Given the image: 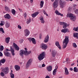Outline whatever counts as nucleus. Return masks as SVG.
Masks as SVG:
<instances>
[{
	"instance_id": "1",
	"label": "nucleus",
	"mask_w": 78,
	"mask_h": 78,
	"mask_svg": "<svg viewBox=\"0 0 78 78\" xmlns=\"http://www.w3.org/2000/svg\"><path fill=\"white\" fill-rule=\"evenodd\" d=\"M65 37V38L64 40L63 41V46L62 47V48L63 49H64V48H66L67 45V44H68V43H69V36H66Z\"/></svg>"
},
{
	"instance_id": "2",
	"label": "nucleus",
	"mask_w": 78,
	"mask_h": 78,
	"mask_svg": "<svg viewBox=\"0 0 78 78\" xmlns=\"http://www.w3.org/2000/svg\"><path fill=\"white\" fill-rule=\"evenodd\" d=\"M27 51H25V50H20V55L22 58H23V55L27 56L29 55L31 53V51H30L27 54Z\"/></svg>"
},
{
	"instance_id": "3",
	"label": "nucleus",
	"mask_w": 78,
	"mask_h": 78,
	"mask_svg": "<svg viewBox=\"0 0 78 78\" xmlns=\"http://www.w3.org/2000/svg\"><path fill=\"white\" fill-rule=\"evenodd\" d=\"M67 27V23H65L63 26V28L64 29H62L61 30V31L62 33H66L67 32H69V29L67 28H66Z\"/></svg>"
},
{
	"instance_id": "4",
	"label": "nucleus",
	"mask_w": 78,
	"mask_h": 78,
	"mask_svg": "<svg viewBox=\"0 0 78 78\" xmlns=\"http://www.w3.org/2000/svg\"><path fill=\"white\" fill-rule=\"evenodd\" d=\"M67 17H70V19L72 21H75L76 20V16L70 13H67Z\"/></svg>"
},
{
	"instance_id": "5",
	"label": "nucleus",
	"mask_w": 78,
	"mask_h": 78,
	"mask_svg": "<svg viewBox=\"0 0 78 78\" xmlns=\"http://www.w3.org/2000/svg\"><path fill=\"white\" fill-rule=\"evenodd\" d=\"M60 7L61 8H63L65 7L66 6V3L64 1H63V0H60L59 1Z\"/></svg>"
},
{
	"instance_id": "6",
	"label": "nucleus",
	"mask_w": 78,
	"mask_h": 78,
	"mask_svg": "<svg viewBox=\"0 0 78 78\" xmlns=\"http://www.w3.org/2000/svg\"><path fill=\"white\" fill-rule=\"evenodd\" d=\"M45 52H43L41 54H40L38 57V60L39 61H41L45 57Z\"/></svg>"
},
{
	"instance_id": "7",
	"label": "nucleus",
	"mask_w": 78,
	"mask_h": 78,
	"mask_svg": "<svg viewBox=\"0 0 78 78\" xmlns=\"http://www.w3.org/2000/svg\"><path fill=\"white\" fill-rule=\"evenodd\" d=\"M32 62V59H30L27 62L26 64V68H28V67L30 66V65L31 64V62Z\"/></svg>"
},
{
	"instance_id": "8",
	"label": "nucleus",
	"mask_w": 78,
	"mask_h": 78,
	"mask_svg": "<svg viewBox=\"0 0 78 78\" xmlns=\"http://www.w3.org/2000/svg\"><path fill=\"white\" fill-rule=\"evenodd\" d=\"M3 72L5 74H7L9 72V68L8 67L5 68L3 69Z\"/></svg>"
},
{
	"instance_id": "9",
	"label": "nucleus",
	"mask_w": 78,
	"mask_h": 78,
	"mask_svg": "<svg viewBox=\"0 0 78 78\" xmlns=\"http://www.w3.org/2000/svg\"><path fill=\"white\" fill-rule=\"evenodd\" d=\"M25 36H28L30 34V31L27 29H26L24 30Z\"/></svg>"
},
{
	"instance_id": "10",
	"label": "nucleus",
	"mask_w": 78,
	"mask_h": 78,
	"mask_svg": "<svg viewBox=\"0 0 78 78\" xmlns=\"http://www.w3.org/2000/svg\"><path fill=\"white\" fill-rule=\"evenodd\" d=\"M41 47L42 49H43V50H46V49L48 47L47 45L42 43L41 45Z\"/></svg>"
},
{
	"instance_id": "11",
	"label": "nucleus",
	"mask_w": 78,
	"mask_h": 78,
	"mask_svg": "<svg viewBox=\"0 0 78 78\" xmlns=\"http://www.w3.org/2000/svg\"><path fill=\"white\" fill-rule=\"evenodd\" d=\"M58 0H55L53 3V6L54 8H57L58 6Z\"/></svg>"
},
{
	"instance_id": "12",
	"label": "nucleus",
	"mask_w": 78,
	"mask_h": 78,
	"mask_svg": "<svg viewBox=\"0 0 78 78\" xmlns=\"http://www.w3.org/2000/svg\"><path fill=\"white\" fill-rule=\"evenodd\" d=\"M29 40L30 42H31V41H32L33 44H36V41H35V39H34V38H29Z\"/></svg>"
},
{
	"instance_id": "13",
	"label": "nucleus",
	"mask_w": 78,
	"mask_h": 78,
	"mask_svg": "<svg viewBox=\"0 0 78 78\" xmlns=\"http://www.w3.org/2000/svg\"><path fill=\"white\" fill-rule=\"evenodd\" d=\"M57 53V51L55 50H53L52 51L51 55L52 57H55L56 54Z\"/></svg>"
},
{
	"instance_id": "14",
	"label": "nucleus",
	"mask_w": 78,
	"mask_h": 78,
	"mask_svg": "<svg viewBox=\"0 0 78 78\" xmlns=\"http://www.w3.org/2000/svg\"><path fill=\"white\" fill-rule=\"evenodd\" d=\"M49 40V37L48 36V35H47L45 37L44 40V42L45 43H47L48 42Z\"/></svg>"
},
{
	"instance_id": "15",
	"label": "nucleus",
	"mask_w": 78,
	"mask_h": 78,
	"mask_svg": "<svg viewBox=\"0 0 78 78\" xmlns=\"http://www.w3.org/2000/svg\"><path fill=\"white\" fill-rule=\"evenodd\" d=\"M55 45L57 46L58 48H59L60 50L61 49V47L60 46V44H59V43L58 41H56L55 42Z\"/></svg>"
},
{
	"instance_id": "16",
	"label": "nucleus",
	"mask_w": 78,
	"mask_h": 78,
	"mask_svg": "<svg viewBox=\"0 0 78 78\" xmlns=\"http://www.w3.org/2000/svg\"><path fill=\"white\" fill-rule=\"evenodd\" d=\"M10 51L12 55V56H14L15 55V53H14V50L12 48V46L10 47Z\"/></svg>"
},
{
	"instance_id": "17",
	"label": "nucleus",
	"mask_w": 78,
	"mask_h": 78,
	"mask_svg": "<svg viewBox=\"0 0 78 78\" xmlns=\"http://www.w3.org/2000/svg\"><path fill=\"white\" fill-rule=\"evenodd\" d=\"M13 45L14 46V47L15 48L16 50H17L18 51L19 50V46L16 44L15 43H13Z\"/></svg>"
},
{
	"instance_id": "18",
	"label": "nucleus",
	"mask_w": 78,
	"mask_h": 78,
	"mask_svg": "<svg viewBox=\"0 0 78 78\" xmlns=\"http://www.w3.org/2000/svg\"><path fill=\"white\" fill-rule=\"evenodd\" d=\"M4 17H5V19H10V18H11V16H10V15L9 14H7L4 16Z\"/></svg>"
},
{
	"instance_id": "19",
	"label": "nucleus",
	"mask_w": 78,
	"mask_h": 78,
	"mask_svg": "<svg viewBox=\"0 0 78 78\" xmlns=\"http://www.w3.org/2000/svg\"><path fill=\"white\" fill-rule=\"evenodd\" d=\"M55 13L57 14V15H58V16H63V14L61 13L60 12L58 11L57 10H56L55 11Z\"/></svg>"
},
{
	"instance_id": "20",
	"label": "nucleus",
	"mask_w": 78,
	"mask_h": 78,
	"mask_svg": "<svg viewBox=\"0 0 78 78\" xmlns=\"http://www.w3.org/2000/svg\"><path fill=\"white\" fill-rule=\"evenodd\" d=\"M6 62V59L4 58H3L0 61V66H2V63L4 64Z\"/></svg>"
},
{
	"instance_id": "21",
	"label": "nucleus",
	"mask_w": 78,
	"mask_h": 78,
	"mask_svg": "<svg viewBox=\"0 0 78 78\" xmlns=\"http://www.w3.org/2000/svg\"><path fill=\"white\" fill-rule=\"evenodd\" d=\"M46 69L48 72H50L52 70V67L51 66H49L47 67Z\"/></svg>"
},
{
	"instance_id": "22",
	"label": "nucleus",
	"mask_w": 78,
	"mask_h": 78,
	"mask_svg": "<svg viewBox=\"0 0 78 78\" xmlns=\"http://www.w3.org/2000/svg\"><path fill=\"white\" fill-rule=\"evenodd\" d=\"M15 68L16 71H19V70H20V66L19 65H15Z\"/></svg>"
},
{
	"instance_id": "23",
	"label": "nucleus",
	"mask_w": 78,
	"mask_h": 78,
	"mask_svg": "<svg viewBox=\"0 0 78 78\" xmlns=\"http://www.w3.org/2000/svg\"><path fill=\"white\" fill-rule=\"evenodd\" d=\"M4 54L5 56L8 57L10 56V54L8 52L4 51Z\"/></svg>"
},
{
	"instance_id": "24",
	"label": "nucleus",
	"mask_w": 78,
	"mask_h": 78,
	"mask_svg": "<svg viewBox=\"0 0 78 78\" xmlns=\"http://www.w3.org/2000/svg\"><path fill=\"white\" fill-rule=\"evenodd\" d=\"M39 14L38 12H37L34 13V14H32V16L33 17H35Z\"/></svg>"
},
{
	"instance_id": "25",
	"label": "nucleus",
	"mask_w": 78,
	"mask_h": 78,
	"mask_svg": "<svg viewBox=\"0 0 78 78\" xmlns=\"http://www.w3.org/2000/svg\"><path fill=\"white\" fill-rule=\"evenodd\" d=\"M5 10L7 12H10V11H11L9 9V8H8L7 6H5Z\"/></svg>"
},
{
	"instance_id": "26",
	"label": "nucleus",
	"mask_w": 78,
	"mask_h": 78,
	"mask_svg": "<svg viewBox=\"0 0 78 78\" xmlns=\"http://www.w3.org/2000/svg\"><path fill=\"white\" fill-rule=\"evenodd\" d=\"M65 75H69V71L67 68H65Z\"/></svg>"
},
{
	"instance_id": "27",
	"label": "nucleus",
	"mask_w": 78,
	"mask_h": 78,
	"mask_svg": "<svg viewBox=\"0 0 78 78\" xmlns=\"http://www.w3.org/2000/svg\"><path fill=\"white\" fill-rule=\"evenodd\" d=\"M73 37H74L78 38V33H74L73 34Z\"/></svg>"
},
{
	"instance_id": "28",
	"label": "nucleus",
	"mask_w": 78,
	"mask_h": 78,
	"mask_svg": "<svg viewBox=\"0 0 78 78\" xmlns=\"http://www.w3.org/2000/svg\"><path fill=\"white\" fill-rule=\"evenodd\" d=\"M10 39V37H8L6 38L5 41L6 43H7V44H8V43H9Z\"/></svg>"
},
{
	"instance_id": "29",
	"label": "nucleus",
	"mask_w": 78,
	"mask_h": 78,
	"mask_svg": "<svg viewBox=\"0 0 78 78\" xmlns=\"http://www.w3.org/2000/svg\"><path fill=\"white\" fill-rule=\"evenodd\" d=\"M43 5H44V1H41L40 4L41 8H42L43 7Z\"/></svg>"
},
{
	"instance_id": "30",
	"label": "nucleus",
	"mask_w": 78,
	"mask_h": 78,
	"mask_svg": "<svg viewBox=\"0 0 78 78\" xmlns=\"http://www.w3.org/2000/svg\"><path fill=\"white\" fill-rule=\"evenodd\" d=\"M73 70L75 72H78V69L76 67H74L73 69Z\"/></svg>"
},
{
	"instance_id": "31",
	"label": "nucleus",
	"mask_w": 78,
	"mask_h": 78,
	"mask_svg": "<svg viewBox=\"0 0 78 78\" xmlns=\"http://www.w3.org/2000/svg\"><path fill=\"white\" fill-rule=\"evenodd\" d=\"M31 19L29 18V19H28L27 20V24L30 23V22H31Z\"/></svg>"
},
{
	"instance_id": "32",
	"label": "nucleus",
	"mask_w": 78,
	"mask_h": 78,
	"mask_svg": "<svg viewBox=\"0 0 78 78\" xmlns=\"http://www.w3.org/2000/svg\"><path fill=\"white\" fill-rule=\"evenodd\" d=\"M10 75L11 78H14V74L12 73H10Z\"/></svg>"
},
{
	"instance_id": "33",
	"label": "nucleus",
	"mask_w": 78,
	"mask_h": 78,
	"mask_svg": "<svg viewBox=\"0 0 78 78\" xmlns=\"http://www.w3.org/2000/svg\"><path fill=\"white\" fill-rule=\"evenodd\" d=\"M13 15H15L16 14V11L14 9H12L11 11Z\"/></svg>"
},
{
	"instance_id": "34",
	"label": "nucleus",
	"mask_w": 78,
	"mask_h": 78,
	"mask_svg": "<svg viewBox=\"0 0 78 78\" xmlns=\"http://www.w3.org/2000/svg\"><path fill=\"white\" fill-rule=\"evenodd\" d=\"M9 26H10V25L9 23H6L5 24V27L6 28H8V27H9Z\"/></svg>"
},
{
	"instance_id": "35",
	"label": "nucleus",
	"mask_w": 78,
	"mask_h": 78,
	"mask_svg": "<svg viewBox=\"0 0 78 78\" xmlns=\"http://www.w3.org/2000/svg\"><path fill=\"white\" fill-rule=\"evenodd\" d=\"M73 30H74V31H78V27H74L73 29Z\"/></svg>"
},
{
	"instance_id": "36",
	"label": "nucleus",
	"mask_w": 78,
	"mask_h": 78,
	"mask_svg": "<svg viewBox=\"0 0 78 78\" xmlns=\"http://www.w3.org/2000/svg\"><path fill=\"white\" fill-rule=\"evenodd\" d=\"M53 75H56V69H54L53 72Z\"/></svg>"
},
{
	"instance_id": "37",
	"label": "nucleus",
	"mask_w": 78,
	"mask_h": 78,
	"mask_svg": "<svg viewBox=\"0 0 78 78\" xmlns=\"http://www.w3.org/2000/svg\"><path fill=\"white\" fill-rule=\"evenodd\" d=\"M0 31L2 32L3 33H5V31H4V30H3V29L2 28H0Z\"/></svg>"
},
{
	"instance_id": "38",
	"label": "nucleus",
	"mask_w": 78,
	"mask_h": 78,
	"mask_svg": "<svg viewBox=\"0 0 78 78\" xmlns=\"http://www.w3.org/2000/svg\"><path fill=\"white\" fill-rule=\"evenodd\" d=\"M3 49H4V48H3V46H1L0 47V50L1 51H2L3 50Z\"/></svg>"
},
{
	"instance_id": "39",
	"label": "nucleus",
	"mask_w": 78,
	"mask_h": 78,
	"mask_svg": "<svg viewBox=\"0 0 78 78\" xmlns=\"http://www.w3.org/2000/svg\"><path fill=\"white\" fill-rule=\"evenodd\" d=\"M73 46L74 48H76L77 47V45L76 44V43H73Z\"/></svg>"
},
{
	"instance_id": "40",
	"label": "nucleus",
	"mask_w": 78,
	"mask_h": 78,
	"mask_svg": "<svg viewBox=\"0 0 78 78\" xmlns=\"http://www.w3.org/2000/svg\"><path fill=\"white\" fill-rule=\"evenodd\" d=\"M43 12L44 14L46 15L47 16H48V15L47 14V13H46V12H45V10H43Z\"/></svg>"
},
{
	"instance_id": "41",
	"label": "nucleus",
	"mask_w": 78,
	"mask_h": 78,
	"mask_svg": "<svg viewBox=\"0 0 78 78\" xmlns=\"http://www.w3.org/2000/svg\"><path fill=\"white\" fill-rule=\"evenodd\" d=\"M72 10V7H69L68 8V11L69 12H70V11H71Z\"/></svg>"
},
{
	"instance_id": "42",
	"label": "nucleus",
	"mask_w": 78,
	"mask_h": 78,
	"mask_svg": "<svg viewBox=\"0 0 78 78\" xmlns=\"http://www.w3.org/2000/svg\"><path fill=\"white\" fill-rule=\"evenodd\" d=\"M65 23L64 22H60L59 24L60 25H63Z\"/></svg>"
},
{
	"instance_id": "43",
	"label": "nucleus",
	"mask_w": 78,
	"mask_h": 78,
	"mask_svg": "<svg viewBox=\"0 0 78 78\" xmlns=\"http://www.w3.org/2000/svg\"><path fill=\"white\" fill-rule=\"evenodd\" d=\"M24 49L25 50H24L25 51H27V52L26 53L27 54H28V53H29V52H30V51H27V48H24Z\"/></svg>"
},
{
	"instance_id": "44",
	"label": "nucleus",
	"mask_w": 78,
	"mask_h": 78,
	"mask_svg": "<svg viewBox=\"0 0 78 78\" xmlns=\"http://www.w3.org/2000/svg\"><path fill=\"white\" fill-rule=\"evenodd\" d=\"M0 75H1V76H5V74H4V73L3 72H1L0 73Z\"/></svg>"
},
{
	"instance_id": "45",
	"label": "nucleus",
	"mask_w": 78,
	"mask_h": 78,
	"mask_svg": "<svg viewBox=\"0 0 78 78\" xmlns=\"http://www.w3.org/2000/svg\"><path fill=\"white\" fill-rule=\"evenodd\" d=\"M23 42V39H21L20 41V44H22Z\"/></svg>"
},
{
	"instance_id": "46",
	"label": "nucleus",
	"mask_w": 78,
	"mask_h": 78,
	"mask_svg": "<svg viewBox=\"0 0 78 78\" xmlns=\"http://www.w3.org/2000/svg\"><path fill=\"white\" fill-rule=\"evenodd\" d=\"M40 20L41 21L42 20H44V18L43 17H40L39 18Z\"/></svg>"
},
{
	"instance_id": "47",
	"label": "nucleus",
	"mask_w": 78,
	"mask_h": 78,
	"mask_svg": "<svg viewBox=\"0 0 78 78\" xmlns=\"http://www.w3.org/2000/svg\"><path fill=\"white\" fill-rule=\"evenodd\" d=\"M75 12L76 14H78V9H76L75 11Z\"/></svg>"
},
{
	"instance_id": "48",
	"label": "nucleus",
	"mask_w": 78,
	"mask_h": 78,
	"mask_svg": "<svg viewBox=\"0 0 78 78\" xmlns=\"http://www.w3.org/2000/svg\"><path fill=\"white\" fill-rule=\"evenodd\" d=\"M45 23V21H44V20H42L41 21V23Z\"/></svg>"
},
{
	"instance_id": "49",
	"label": "nucleus",
	"mask_w": 78,
	"mask_h": 78,
	"mask_svg": "<svg viewBox=\"0 0 78 78\" xmlns=\"http://www.w3.org/2000/svg\"><path fill=\"white\" fill-rule=\"evenodd\" d=\"M5 51H6V52L7 51H11V50H9V49H6L5 50Z\"/></svg>"
},
{
	"instance_id": "50",
	"label": "nucleus",
	"mask_w": 78,
	"mask_h": 78,
	"mask_svg": "<svg viewBox=\"0 0 78 78\" xmlns=\"http://www.w3.org/2000/svg\"><path fill=\"white\" fill-rule=\"evenodd\" d=\"M55 69H54V70H56L57 69H58V66H56L55 67Z\"/></svg>"
},
{
	"instance_id": "51",
	"label": "nucleus",
	"mask_w": 78,
	"mask_h": 78,
	"mask_svg": "<svg viewBox=\"0 0 78 78\" xmlns=\"http://www.w3.org/2000/svg\"><path fill=\"white\" fill-rule=\"evenodd\" d=\"M0 56H1V57L3 56V54H2V52L0 51Z\"/></svg>"
},
{
	"instance_id": "52",
	"label": "nucleus",
	"mask_w": 78,
	"mask_h": 78,
	"mask_svg": "<svg viewBox=\"0 0 78 78\" xmlns=\"http://www.w3.org/2000/svg\"><path fill=\"white\" fill-rule=\"evenodd\" d=\"M18 28H19V29H22V27H21V26H20L19 25H18Z\"/></svg>"
},
{
	"instance_id": "53",
	"label": "nucleus",
	"mask_w": 78,
	"mask_h": 78,
	"mask_svg": "<svg viewBox=\"0 0 78 78\" xmlns=\"http://www.w3.org/2000/svg\"><path fill=\"white\" fill-rule=\"evenodd\" d=\"M66 62H67V63L68 64L69 62H67V61H69V58H66Z\"/></svg>"
},
{
	"instance_id": "54",
	"label": "nucleus",
	"mask_w": 78,
	"mask_h": 78,
	"mask_svg": "<svg viewBox=\"0 0 78 78\" xmlns=\"http://www.w3.org/2000/svg\"><path fill=\"white\" fill-rule=\"evenodd\" d=\"M24 16L25 17H27V13H25L24 14Z\"/></svg>"
},
{
	"instance_id": "55",
	"label": "nucleus",
	"mask_w": 78,
	"mask_h": 78,
	"mask_svg": "<svg viewBox=\"0 0 78 78\" xmlns=\"http://www.w3.org/2000/svg\"><path fill=\"white\" fill-rule=\"evenodd\" d=\"M42 67H45V65L44 64H43L42 65Z\"/></svg>"
},
{
	"instance_id": "56",
	"label": "nucleus",
	"mask_w": 78,
	"mask_h": 78,
	"mask_svg": "<svg viewBox=\"0 0 78 78\" xmlns=\"http://www.w3.org/2000/svg\"><path fill=\"white\" fill-rule=\"evenodd\" d=\"M69 70H71V71H72V70H73V69L72 68H70Z\"/></svg>"
},
{
	"instance_id": "57",
	"label": "nucleus",
	"mask_w": 78,
	"mask_h": 78,
	"mask_svg": "<svg viewBox=\"0 0 78 78\" xmlns=\"http://www.w3.org/2000/svg\"><path fill=\"white\" fill-rule=\"evenodd\" d=\"M75 65V63H73L71 64V66H74Z\"/></svg>"
},
{
	"instance_id": "58",
	"label": "nucleus",
	"mask_w": 78,
	"mask_h": 78,
	"mask_svg": "<svg viewBox=\"0 0 78 78\" xmlns=\"http://www.w3.org/2000/svg\"><path fill=\"white\" fill-rule=\"evenodd\" d=\"M0 25L1 26H3V23H0Z\"/></svg>"
},
{
	"instance_id": "59",
	"label": "nucleus",
	"mask_w": 78,
	"mask_h": 78,
	"mask_svg": "<svg viewBox=\"0 0 78 78\" xmlns=\"http://www.w3.org/2000/svg\"><path fill=\"white\" fill-rule=\"evenodd\" d=\"M18 9H19V11H20V12H21L22 11V10L18 8Z\"/></svg>"
},
{
	"instance_id": "60",
	"label": "nucleus",
	"mask_w": 78,
	"mask_h": 78,
	"mask_svg": "<svg viewBox=\"0 0 78 78\" xmlns=\"http://www.w3.org/2000/svg\"><path fill=\"white\" fill-rule=\"evenodd\" d=\"M45 78H50V76H46Z\"/></svg>"
},
{
	"instance_id": "61",
	"label": "nucleus",
	"mask_w": 78,
	"mask_h": 78,
	"mask_svg": "<svg viewBox=\"0 0 78 78\" xmlns=\"http://www.w3.org/2000/svg\"><path fill=\"white\" fill-rule=\"evenodd\" d=\"M30 3H33V0H30Z\"/></svg>"
},
{
	"instance_id": "62",
	"label": "nucleus",
	"mask_w": 78,
	"mask_h": 78,
	"mask_svg": "<svg viewBox=\"0 0 78 78\" xmlns=\"http://www.w3.org/2000/svg\"><path fill=\"white\" fill-rule=\"evenodd\" d=\"M42 38V37L40 35L39 36V39H41Z\"/></svg>"
},
{
	"instance_id": "63",
	"label": "nucleus",
	"mask_w": 78,
	"mask_h": 78,
	"mask_svg": "<svg viewBox=\"0 0 78 78\" xmlns=\"http://www.w3.org/2000/svg\"><path fill=\"white\" fill-rule=\"evenodd\" d=\"M73 6L74 7H75V6H77V5L75 4Z\"/></svg>"
},
{
	"instance_id": "64",
	"label": "nucleus",
	"mask_w": 78,
	"mask_h": 78,
	"mask_svg": "<svg viewBox=\"0 0 78 78\" xmlns=\"http://www.w3.org/2000/svg\"><path fill=\"white\" fill-rule=\"evenodd\" d=\"M54 0H51V2H54Z\"/></svg>"
}]
</instances>
